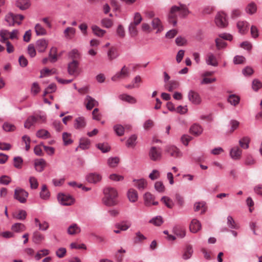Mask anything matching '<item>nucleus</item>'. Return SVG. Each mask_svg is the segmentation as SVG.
<instances>
[{
	"instance_id": "f257e3e1",
	"label": "nucleus",
	"mask_w": 262,
	"mask_h": 262,
	"mask_svg": "<svg viewBox=\"0 0 262 262\" xmlns=\"http://www.w3.org/2000/svg\"><path fill=\"white\" fill-rule=\"evenodd\" d=\"M177 12H179L180 17L182 18L186 17L190 13V11L189 10L188 7L185 4H180L179 6H172L168 16V21L174 26H176L177 23L176 20L177 17L176 13Z\"/></svg>"
},
{
	"instance_id": "f03ea898",
	"label": "nucleus",
	"mask_w": 262,
	"mask_h": 262,
	"mask_svg": "<svg viewBox=\"0 0 262 262\" xmlns=\"http://www.w3.org/2000/svg\"><path fill=\"white\" fill-rule=\"evenodd\" d=\"M104 197L102 201L103 203L108 207H112L118 205L119 202L118 200V191L115 188L107 187L104 188Z\"/></svg>"
},
{
	"instance_id": "7ed1b4c3",
	"label": "nucleus",
	"mask_w": 262,
	"mask_h": 262,
	"mask_svg": "<svg viewBox=\"0 0 262 262\" xmlns=\"http://www.w3.org/2000/svg\"><path fill=\"white\" fill-rule=\"evenodd\" d=\"M28 192L25 189L17 187L14 190V198L21 203H25L28 197Z\"/></svg>"
},
{
	"instance_id": "20e7f679",
	"label": "nucleus",
	"mask_w": 262,
	"mask_h": 262,
	"mask_svg": "<svg viewBox=\"0 0 262 262\" xmlns=\"http://www.w3.org/2000/svg\"><path fill=\"white\" fill-rule=\"evenodd\" d=\"M149 159L152 161H159L162 158V151L160 148L151 147L148 153Z\"/></svg>"
},
{
	"instance_id": "39448f33",
	"label": "nucleus",
	"mask_w": 262,
	"mask_h": 262,
	"mask_svg": "<svg viewBox=\"0 0 262 262\" xmlns=\"http://www.w3.org/2000/svg\"><path fill=\"white\" fill-rule=\"evenodd\" d=\"M215 22L216 26L220 28H225L228 25L226 15L223 12H219L215 18Z\"/></svg>"
},
{
	"instance_id": "423d86ee",
	"label": "nucleus",
	"mask_w": 262,
	"mask_h": 262,
	"mask_svg": "<svg viewBox=\"0 0 262 262\" xmlns=\"http://www.w3.org/2000/svg\"><path fill=\"white\" fill-rule=\"evenodd\" d=\"M57 198L60 203L65 206L71 205L74 201L71 196L63 194H59Z\"/></svg>"
},
{
	"instance_id": "0eeeda50",
	"label": "nucleus",
	"mask_w": 262,
	"mask_h": 262,
	"mask_svg": "<svg viewBox=\"0 0 262 262\" xmlns=\"http://www.w3.org/2000/svg\"><path fill=\"white\" fill-rule=\"evenodd\" d=\"M86 180L90 183L96 184L102 180V176L97 172H91L86 176Z\"/></svg>"
},
{
	"instance_id": "6e6552de",
	"label": "nucleus",
	"mask_w": 262,
	"mask_h": 262,
	"mask_svg": "<svg viewBox=\"0 0 262 262\" xmlns=\"http://www.w3.org/2000/svg\"><path fill=\"white\" fill-rule=\"evenodd\" d=\"M129 76V70L125 66L123 67L121 70L117 73L112 77L113 81H117L119 79H123L128 77Z\"/></svg>"
},
{
	"instance_id": "1a4fd4ad",
	"label": "nucleus",
	"mask_w": 262,
	"mask_h": 262,
	"mask_svg": "<svg viewBox=\"0 0 262 262\" xmlns=\"http://www.w3.org/2000/svg\"><path fill=\"white\" fill-rule=\"evenodd\" d=\"M188 97L189 100L194 104L198 105L201 103L202 99L198 93L191 90L188 92Z\"/></svg>"
},
{
	"instance_id": "9d476101",
	"label": "nucleus",
	"mask_w": 262,
	"mask_h": 262,
	"mask_svg": "<svg viewBox=\"0 0 262 262\" xmlns=\"http://www.w3.org/2000/svg\"><path fill=\"white\" fill-rule=\"evenodd\" d=\"M229 154L232 159L234 160H238L241 158L242 150L237 146H234L230 149Z\"/></svg>"
},
{
	"instance_id": "9b49d317",
	"label": "nucleus",
	"mask_w": 262,
	"mask_h": 262,
	"mask_svg": "<svg viewBox=\"0 0 262 262\" xmlns=\"http://www.w3.org/2000/svg\"><path fill=\"white\" fill-rule=\"evenodd\" d=\"M85 107L87 110H91L94 107L97 106L99 103L94 98L89 95H87L84 100Z\"/></svg>"
},
{
	"instance_id": "f8f14e48",
	"label": "nucleus",
	"mask_w": 262,
	"mask_h": 262,
	"mask_svg": "<svg viewBox=\"0 0 262 262\" xmlns=\"http://www.w3.org/2000/svg\"><path fill=\"white\" fill-rule=\"evenodd\" d=\"M166 152L170 156L174 158H179L182 156V153L180 150L174 146H168L166 147Z\"/></svg>"
},
{
	"instance_id": "ddd939ff",
	"label": "nucleus",
	"mask_w": 262,
	"mask_h": 262,
	"mask_svg": "<svg viewBox=\"0 0 262 262\" xmlns=\"http://www.w3.org/2000/svg\"><path fill=\"white\" fill-rule=\"evenodd\" d=\"M48 45V41L45 39L38 40L36 42V49L39 52H43L46 51Z\"/></svg>"
},
{
	"instance_id": "4468645a",
	"label": "nucleus",
	"mask_w": 262,
	"mask_h": 262,
	"mask_svg": "<svg viewBox=\"0 0 262 262\" xmlns=\"http://www.w3.org/2000/svg\"><path fill=\"white\" fill-rule=\"evenodd\" d=\"M5 21L7 22L8 25L9 26H13L15 24H17L18 25L21 24L20 21L16 20V15H14L12 13H9L6 15Z\"/></svg>"
},
{
	"instance_id": "2eb2a0df",
	"label": "nucleus",
	"mask_w": 262,
	"mask_h": 262,
	"mask_svg": "<svg viewBox=\"0 0 262 262\" xmlns=\"http://www.w3.org/2000/svg\"><path fill=\"white\" fill-rule=\"evenodd\" d=\"M202 225L201 223L196 219H193L190 224V231L194 233L198 232L201 229Z\"/></svg>"
},
{
	"instance_id": "dca6fc26",
	"label": "nucleus",
	"mask_w": 262,
	"mask_h": 262,
	"mask_svg": "<svg viewBox=\"0 0 262 262\" xmlns=\"http://www.w3.org/2000/svg\"><path fill=\"white\" fill-rule=\"evenodd\" d=\"M205 60L208 65L213 67H217L218 66L216 57L212 53H208L206 55Z\"/></svg>"
},
{
	"instance_id": "f3484780",
	"label": "nucleus",
	"mask_w": 262,
	"mask_h": 262,
	"mask_svg": "<svg viewBox=\"0 0 262 262\" xmlns=\"http://www.w3.org/2000/svg\"><path fill=\"white\" fill-rule=\"evenodd\" d=\"M79 62L75 60H73L72 61L68 64V73L71 75H73L76 74L78 70V67Z\"/></svg>"
},
{
	"instance_id": "a211bd4d",
	"label": "nucleus",
	"mask_w": 262,
	"mask_h": 262,
	"mask_svg": "<svg viewBox=\"0 0 262 262\" xmlns=\"http://www.w3.org/2000/svg\"><path fill=\"white\" fill-rule=\"evenodd\" d=\"M86 124L84 117L81 116L76 118L75 119L74 127L77 129L84 128Z\"/></svg>"
},
{
	"instance_id": "6ab92c4d",
	"label": "nucleus",
	"mask_w": 262,
	"mask_h": 262,
	"mask_svg": "<svg viewBox=\"0 0 262 262\" xmlns=\"http://www.w3.org/2000/svg\"><path fill=\"white\" fill-rule=\"evenodd\" d=\"M134 186L136 187L139 190L143 191L147 187V182L144 179H134L133 181Z\"/></svg>"
},
{
	"instance_id": "aec40b11",
	"label": "nucleus",
	"mask_w": 262,
	"mask_h": 262,
	"mask_svg": "<svg viewBox=\"0 0 262 262\" xmlns=\"http://www.w3.org/2000/svg\"><path fill=\"white\" fill-rule=\"evenodd\" d=\"M64 37L68 40L73 39L76 34V29L73 27H67L63 31Z\"/></svg>"
},
{
	"instance_id": "412c9836",
	"label": "nucleus",
	"mask_w": 262,
	"mask_h": 262,
	"mask_svg": "<svg viewBox=\"0 0 262 262\" xmlns=\"http://www.w3.org/2000/svg\"><path fill=\"white\" fill-rule=\"evenodd\" d=\"M238 32L242 34H245L248 30L249 24L246 21H238L236 24Z\"/></svg>"
},
{
	"instance_id": "4be33fe9",
	"label": "nucleus",
	"mask_w": 262,
	"mask_h": 262,
	"mask_svg": "<svg viewBox=\"0 0 262 262\" xmlns=\"http://www.w3.org/2000/svg\"><path fill=\"white\" fill-rule=\"evenodd\" d=\"M127 196L129 201L132 203L137 202L138 199V192L133 188H130L128 189L127 192Z\"/></svg>"
},
{
	"instance_id": "5701e85b",
	"label": "nucleus",
	"mask_w": 262,
	"mask_h": 262,
	"mask_svg": "<svg viewBox=\"0 0 262 262\" xmlns=\"http://www.w3.org/2000/svg\"><path fill=\"white\" fill-rule=\"evenodd\" d=\"M202 127L198 124H193L190 128V132L191 134L198 136L200 135L203 132Z\"/></svg>"
},
{
	"instance_id": "b1692460",
	"label": "nucleus",
	"mask_w": 262,
	"mask_h": 262,
	"mask_svg": "<svg viewBox=\"0 0 262 262\" xmlns=\"http://www.w3.org/2000/svg\"><path fill=\"white\" fill-rule=\"evenodd\" d=\"M34 165L35 169L38 172H41L44 170L47 163L44 159H40L35 161Z\"/></svg>"
},
{
	"instance_id": "393cba45",
	"label": "nucleus",
	"mask_w": 262,
	"mask_h": 262,
	"mask_svg": "<svg viewBox=\"0 0 262 262\" xmlns=\"http://www.w3.org/2000/svg\"><path fill=\"white\" fill-rule=\"evenodd\" d=\"M151 25L154 29L157 30V33L161 32L163 30L162 23L158 18H155L152 19Z\"/></svg>"
},
{
	"instance_id": "a878e982",
	"label": "nucleus",
	"mask_w": 262,
	"mask_h": 262,
	"mask_svg": "<svg viewBox=\"0 0 262 262\" xmlns=\"http://www.w3.org/2000/svg\"><path fill=\"white\" fill-rule=\"evenodd\" d=\"M45 239V236L43 234L40 233L39 232L36 231L33 232L32 241L33 242L36 244H40L43 240Z\"/></svg>"
},
{
	"instance_id": "bb28decb",
	"label": "nucleus",
	"mask_w": 262,
	"mask_h": 262,
	"mask_svg": "<svg viewBox=\"0 0 262 262\" xmlns=\"http://www.w3.org/2000/svg\"><path fill=\"white\" fill-rule=\"evenodd\" d=\"M16 5L20 9L24 10L28 9L31 4L29 0H17Z\"/></svg>"
},
{
	"instance_id": "cd10ccee",
	"label": "nucleus",
	"mask_w": 262,
	"mask_h": 262,
	"mask_svg": "<svg viewBox=\"0 0 262 262\" xmlns=\"http://www.w3.org/2000/svg\"><path fill=\"white\" fill-rule=\"evenodd\" d=\"M173 232L177 236L180 238H183L186 235L185 229L179 226H176L173 227Z\"/></svg>"
},
{
	"instance_id": "c85d7f7f",
	"label": "nucleus",
	"mask_w": 262,
	"mask_h": 262,
	"mask_svg": "<svg viewBox=\"0 0 262 262\" xmlns=\"http://www.w3.org/2000/svg\"><path fill=\"white\" fill-rule=\"evenodd\" d=\"M132 226V223L128 221H123L116 225V227L121 231L127 230Z\"/></svg>"
},
{
	"instance_id": "c756f323",
	"label": "nucleus",
	"mask_w": 262,
	"mask_h": 262,
	"mask_svg": "<svg viewBox=\"0 0 262 262\" xmlns=\"http://www.w3.org/2000/svg\"><path fill=\"white\" fill-rule=\"evenodd\" d=\"M37 137L42 139H47L51 138L50 133L45 129H41L38 130L36 134Z\"/></svg>"
},
{
	"instance_id": "7c9ffc66",
	"label": "nucleus",
	"mask_w": 262,
	"mask_h": 262,
	"mask_svg": "<svg viewBox=\"0 0 262 262\" xmlns=\"http://www.w3.org/2000/svg\"><path fill=\"white\" fill-rule=\"evenodd\" d=\"M37 122V118L35 116L29 117L25 122L24 126L25 128L29 129L32 125Z\"/></svg>"
},
{
	"instance_id": "2f4dec72",
	"label": "nucleus",
	"mask_w": 262,
	"mask_h": 262,
	"mask_svg": "<svg viewBox=\"0 0 262 262\" xmlns=\"http://www.w3.org/2000/svg\"><path fill=\"white\" fill-rule=\"evenodd\" d=\"M80 231V228L76 224L71 225L68 229V233L70 235L77 234L79 233Z\"/></svg>"
},
{
	"instance_id": "473e14b6",
	"label": "nucleus",
	"mask_w": 262,
	"mask_h": 262,
	"mask_svg": "<svg viewBox=\"0 0 262 262\" xmlns=\"http://www.w3.org/2000/svg\"><path fill=\"white\" fill-rule=\"evenodd\" d=\"M245 11L248 14L252 15L256 13L257 11V6L254 3L251 2L246 6Z\"/></svg>"
},
{
	"instance_id": "72a5a7b5",
	"label": "nucleus",
	"mask_w": 262,
	"mask_h": 262,
	"mask_svg": "<svg viewBox=\"0 0 262 262\" xmlns=\"http://www.w3.org/2000/svg\"><path fill=\"white\" fill-rule=\"evenodd\" d=\"M227 224L230 228L232 229H238L239 228V225L235 222L230 215L227 217Z\"/></svg>"
},
{
	"instance_id": "f704fd0d",
	"label": "nucleus",
	"mask_w": 262,
	"mask_h": 262,
	"mask_svg": "<svg viewBox=\"0 0 262 262\" xmlns=\"http://www.w3.org/2000/svg\"><path fill=\"white\" fill-rule=\"evenodd\" d=\"M93 33L98 37H102L106 33L105 30L101 29L96 25H93L91 27Z\"/></svg>"
},
{
	"instance_id": "c9c22d12",
	"label": "nucleus",
	"mask_w": 262,
	"mask_h": 262,
	"mask_svg": "<svg viewBox=\"0 0 262 262\" xmlns=\"http://www.w3.org/2000/svg\"><path fill=\"white\" fill-rule=\"evenodd\" d=\"M26 226L22 223H17L12 225L11 229L15 232H21L26 230Z\"/></svg>"
},
{
	"instance_id": "e433bc0d",
	"label": "nucleus",
	"mask_w": 262,
	"mask_h": 262,
	"mask_svg": "<svg viewBox=\"0 0 262 262\" xmlns=\"http://www.w3.org/2000/svg\"><path fill=\"white\" fill-rule=\"evenodd\" d=\"M193 251L192 249V247L191 245H187L186 247V249L185 250V252L184 254H183L182 257L184 259L187 260L189 259L192 254H193Z\"/></svg>"
},
{
	"instance_id": "4c0bfd02",
	"label": "nucleus",
	"mask_w": 262,
	"mask_h": 262,
	"mask_svg": "<svg viewBox=\"0 0 262 262\" xmlns=\"http://www.w3.org/2000/svg\"><path fill=\"white\" fill-rule=\"evenodd\" d=\"M250 139L248 137H244L239 140V144L241 148L248 149L249 147Z\"/></svg>"
},
{
	"instance_id": "58836bf2",
	"label": "nucleus",
	"mask_w": 262,
	"mask_h": 262,
	"mask_svg": "<svg viewBox=\"0 0 262 262\" xmlns=\"http://www.w3.org/2000/svg\"><path fill=\"white\" fill-rule=\"evenodd\" d=\"M14 219L23 221L25 220L27 216V212L24 210H19L18 212H16L13 214Z\"/></svg>"
},
{
	"instance_id": "ea45409f",
	"label": "nucleus",
	"mask_w": 262,
	"mask_h": 262,
	"mask_svg": "<svg viewBox=\"0 0 262 262\" xmlns=\"http://www.w3.org/2000/svg\"><path fill=\"white\" fill-rule=\"evenodd\" d=\"M40 196L42 199L43 200H47L50 197V192L48 190L46 185H42L41 186V189L40 192Z\"/></svg>"
},
{
	"instance_id": "a19ab883",
	"label": "nucleus",
	"mask_w": 262,
	"mask_h": 262,
	"mask_svg": "<svg viewBox=\"0 0 262 262\" xmlns=\"http://www.w3.org/2000/svg\"><path fill=\"white\" fill-rule=\"evenodd\" d=\"M107 54L110 60L115 59L118 56L117 50L114 47H112L108 50Z\"/></svg>"
},
{
	"instance_id": "79ce46f5",
	"label": "nucleus",
	"mask_w": 262,
	"mask_h": 262,
	"mask_svg": "<svg viewBox=\"0 0 262 262\" xmlns=\"http://www.w3.org/2000/svg\"><path fill=\"white\" fill-rule=\"evenodd\" d=\"M10 32L7 30L2 29L0 31V41L2 43L5 42L9 38Z\"/></svg>"
},
{
	"instance_id": "37998d69",
	"label": "nucleus",
	"mask_w": 262,
	"mask_h": 262,
	"mask_svg": "<svg viewBox=\"0 0 262 262\" xmlns=\"http://www.w3.org/2000/svg\"><path fill=\"white\" fill-rule=\"evenodd\" d=\"M240 98L238 96L235 95H230L228 98V101L231 105L236 106L239 102Z\"/></svg>"
},
{
	"instance_id": "c03bdc74",
	"label": "nucleus",
	"mask_w": 262,
	"mask_h": 262,
	"mask_svg": "<svg viewBox=\"0 0 262 262\" xmlns=\"http://www.w3.org/2000/svg\"><path fill=\"white\" fill-rule=\"evenodd\" d=\"M49 57L52 62H55L57 60V48L52 47L50 49Z\"/></svg>"
},
{
	"instance_id": "a18cd8bd",
	"label": "nucleus",
	"mask_w": 262,
	"mask_h": 262,
	"mask_svg": "<svg viewBox=\"0 0 262 262\" xmlns=\"http://www.w3.org/2000/svg\"><path fill=\"white\" fill-rule=\"evenodd\" d=\"M90 141L88 139H81L78 147L81 148L82 149H88L90 147Z\"/></svg>"
},
{
	"instance_id": "49530a36",
	"label": "nucleus",
	"mask_w": 262,
	"mask_h": 262,
	"mask_svg": "<svg viewBox=\"0 0 262 262\" xmlns=\"http://www.w3.org/2000/svg\"><path fill=\"white\" fill-rule=\"evenodd\" d=\"M35 31L37 35H45L47 34L46 29L39 24H37L35 26Z\"/></svg>"
},
{
	"instance_id": "de8ad7c7",
	"label": "nucleus",
	"mask_w": 262,
	"mask_h": 262,
	"mask_svg": "<svg viewBox=\"0 0 262 262\" xmlns=\"http://www.w3.org/2000/svg\"><path fill=\"white\" fill-rule=\"evenodd\" d=\"M119 98L122 100L127 101L132 104L136 102V100L134 97L127 94H122L120 95Z\"/></svg>"
},
{
	"instance_id": "09e8293b",
	"label": "nucleus",
	"mask_w": 262,
	"mask_h": 262,
	"mask_svg": "<svg viewBox=\"0 0 262 262\" xmlns=\"http://www.w3.org/2000/svg\"><path fill=\"white\" fill-rule=\"evenodd\" d=\"M154 197L149 192H146L144 195V202L146 205L149 206L151 205V202L154 200Z\"/></svg>"
},
{
	"instance_id": "8fccbe9b",
	"label": "nucleus",
	"mask_w": 262,
	"mask_h": 262,
	"mask_svg": "<svg viewBox=\"0 0 262 262\" xmlns=\"http://www.w3.org/2000/svg\"><path fill=\"white\" fill-rule=\"evenodd\" d=\"M71 135L68 133L64 132L62 134V139L65 145L71 144L73 142V140L71 138Z\"/></svg>"
},
{
	"instance_id": "3c124183",
	"label": "nucleus",
	"mask_w": 262,
	"mask_h": 262,
	"mask_svg": "<svg viewBox=\"0 0 262 262\" xmlns=\"http://www.w3.org/2000/svg\"><path fill=\"white\" fill-rule=\"evenodd\" d=\"M137 137L135 135H132L127 140L126 142V146L128 147H134L136 144V140H137Z\"/></svg>"
},
{
	"instance_id": "603ef678",
	"label": "nucleus",
	"mask_w": 262,
	"mask_h": 262,
	"mask_svg": "<svg viewBox=\"0 0 262 262\" xmlns=\"http://www.w3.org/2000/svg\"><path fill=\"white\" fill-rule=\"evenodd\" d=\"M261 88L262 82L260 81L257 79H254L253 80L252 83V88L254 91L257 92Z\"/></svg>"
},
{
	"instance_id": "864d4df0",
	"label": "nucleus",
	"mask_w": 262,
	"mask_h": 262,
	"mask_svg": "<svg viewBox=\"0 0 262 262\" xmlns=\"http://www.w3.org/2000/svg\"><path fill=\"white\" fill-rule=\"evenodd\" d=\"M163 222V219L161 216H158L154 217L149 221L150 223L152 224L153 225L157 226H161Z\"/></svg>"
},
{
	"instance_id": "5fc2aeb1",
	"label": "nucleus",
	"mask_w": 262,
	"mask_h": 262,
	"mask_svg": "<svg viewBox=\"0 0 262 262\" xmlns=\"http://www.w3.org/2000/svg\"><path fill=\"white\" fill-rule=\"evenodd\" d=\"M29 181L30 185V188L32 189H36L38 188L39 184L37 180L34 177H30Z\"/></svg>"
},
{
	"instance_id": "6e6d98bb",
	"label": "nucleus",
	"mask_w": 262,
	"mask_h": 262,
	"mask_svg": "<svg viewBox=\"0 0 262 262\" xmlns=\"http://www.w3.org/2000/svg\"><path fill=\"white\" fill-rule=\"evenodd\" d=\"M137 25L131 23L128 27V31L131 36L134 37L137 35Z\"/></svg>"
},
{
	"instance_id": "4d7b16f0",
	"label": "nucleus",
	"mask_w": 262,
	"mask_h": 262,
	"mask_svg": "<svg viewBox=\"0 0 262 262\" xmlns=\"http://www.w3.org/2000/svg\"><path fill=\"white\" fill-rule=\"evenodd\" d=\"M101 24L102 27L110 28L113 26V22L111 19L105 18L101 20Z\"/></svg>"
},
{
	"instance_id": "13d9d810",
	"label": "nucleus",
	"mask_w": 262,
	"mask_h": 262,
	"mask_svg": "<svg viewBox=\"0 0 262 262\" xmlns=\"http://www.w3.org/2000/svg\"><path fill=\"white\" fill-rule=\"evenodd\" d=\"M114 130L116 134L119 136H122L124 133V128L123 126L120 124L115 125L114 126Z\"/></svg>"
},
{
	"instance_id": "bf43d9fd",
	"label": "nucleus",
	"mask_w": 262,
	"mask_h": 262,
	"mask_svg": "<svg viewBox=\"0 0 262 262\" xmlns=\"http://www.w3.org/2000/svg\"><path fill=\"white\" fill-rule=\"evenodd\" d=\"M161 201L165 204V205L169 208H172L173 206V203L172 201L168 197L164 196L161 199Z\"/></svg>"
},
{
	"instance_id": "052dcab7",
	"label": "nucleus",
	"mask_w": 262,
	"mask_h": 262,
	"mask_svg": "<svg viewBox=\"0 0 262 262\" xmlns=\"http://www.w3.org/2000/svg\"><path fill=\"white\" fill-rule=\"evenodd\" d=\"M96 146L103 152H106L110 150V147L107 143H98L96 145Z\"/></svg>"
},
{
	"instance_id": "680f3d73",
	"label": "nucleus",
	"mask_w": 262,
	"mask_h": 262,
	"mask_svg": "<svg viewBox=\"0 0 262 262\" xmlns=\"http://www.w3.org/2000/svg\"><path fill=\"white\" fill-rule=\"evenodd\" d=\"M119 162V159L117 157L110 158L107 160V163L110 167H116Z\"/></svg>"
},
{
	"instance_id": "e2e57ef3",
	"label": "nucleus",
	"mask_w": 262,
	"mask_h": 262,
	"mask_svg": "<svg viewBox=\"0 0 262 262\" xmlns=\"http://www.w3.org/2000/svg\"><path fill=\"white\" fill-rule=\"evenodd\" d=\"M216 46L217 49L220 50L226 47V42L221 38H216L215 39Z\"/></svg>"
},
{
	"instance_id": "0e129e2a",
	"label": "nucleus",
	"mask_w": 262,
	"mask_h": 262,
	"mask_svg": "<svg viewBox=\"0 0 262 262\" xmlns=\"http://www.w3.org/2000/svg\"><path fill=\"white\" fill-rule=\"evenodd\" d=\"M255 163V160L251 155H248L245 158L244 164L247 166H251Z\"/></svg>"
},
{
	"instance_id": "69168bd1",
	"label": "nucleus",
	"mask_w": 262,
	"mask_h": 262,
	"mask_svg": "<svg viewBox=\"0 0 262 262\" xmlns=\"http://www.w3.org/2000/svg\"><path fill=\"white\" fill-rule=\"evenodd\" d=\"M3 128L6 132H12L15 129V126L13 124L8 122L4 123Z\"/></svg>"
},
{
	"instance_id": "338daca9",
	"label": "nucleus",
	"mask_w": 262,
	"mask_h": 262,
	"mask_svg": "<svg viewBox=\"0 0 262 262\" xmlns=\"http://www.w3.org/2000/svg\"><path fill=\"white\" fill-rule=\"evenodd\" d=\"M28 53L31 57H34L36 56V50L34 45L30 44L28 46Z\"/></svg>"
},
{
	"instance_id": "774afa93",
	"label": "nucleus",
	"mask_w": 262,
	"mask_h": 262,
	"mask_svg": "<svg viewBox=\"0 0 262 262\" xmlns=\"http://www.w3.org/2000/svg\"><path fill=\"white\" fill-rule=\"evenodd\" d=\"M155 188L159 192H162L165 190V187L161 181H157L155 183Z\"/></svg>"
}]
</instances>
